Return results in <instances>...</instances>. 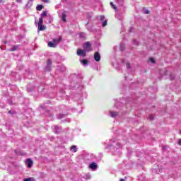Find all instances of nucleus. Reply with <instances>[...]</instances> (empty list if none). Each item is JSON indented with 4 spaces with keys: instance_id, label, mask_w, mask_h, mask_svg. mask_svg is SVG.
<instances>
[{
    "instance_id": "f8f14e48",
    "label": "nucleus",
    "mask_w": 181,
    "mask_h": 181,
    "mask_svg": "<svg viewBox=\"0 0 181 181\" xmlns=\"http://www.w3.org/2000/svg\"><path fill=\"white\" fill-rule=\"evenodd\" d=\"M110 5H111L112 8L113 9H115V11H117L118 10V8L117 7V6H115V4H114V3L110 2Z\"/></svg>"
},
{
    "instance_id": "20e7f679",
    "label": "nucleus",
    "mask_w": 181,
    "mask_h": 181,
    "mask_svg": "<svg viewBox=\"0 0 181 181\" xmlns=\"http://www.w3.org/2000/svg\"><path fill=\"white\" fill-rule=\"evenodd\" d=\"M93 57L95 60V62H100L101 60V55L100 54V52H95L94 53Z\"/></svg>"
},
{
    "instance_id": "a211bd4d",
    "label": "nucleus",
    "mask_w": 181,
    "mask_h": 181,
    "mask_svg": "<svg viewBox=\"0 0 181 181\" xmlns=\"http://www.w3.org/2000/svg\"><path fill=\"white\" fill-rule=\"evenodd\" d=\"M126 67H127V69H131V64H129V62H127L126 64Z\"/></svg>"
},
{
    "instance_id": "2f4dec72",
    "label": "nucleus",
    "mask_w": 181,
    "mask_h": 181,
    "mask_svg": "<svg viewBox=\"0 0 181 181\" xmlns=\"http://www.w3.org/2000/svg\"><path fill=\"white\" fill-rule=\"evenodd\" d=\"M180 134H181V131H180Z\"/></svg>"
},
{
    "instance_id": "5701e85b",
    "label": "nucleus",
    "mask_w": 181,
    "mask_h": 181,
    "mask_svg": "<svg viewBox=\"0 0 181 181\" xmlns=\"http://www.w3.org/2000/svg\"><path fill=\"white\" fill-rule=\"evenodd\" d=\"M149 61L151 62V63H155V59H153V58H150Z\"/></svg>"
},
{
    "instance_id": "423d86ee",
    "label": "nucleus",
    "mask_w": 181,
    "mask_h": 181,
    "mask_svg": "<svg viewBox=\"0 0 181 181\" xmlns=\"http://www.w3.org/2000/svg\"><path fill=\"white\" fill-rule=\"evenodd\" d=\"M90 169H93V170H95L97 169V164L95 163H92L89 165Z\"/></svg>"
},
{
    "instance_id": "0eeeda50",
    "label": "nucleus",
    "mask_w": 181,
    "mask_h": 181,
    "mask_svg": "<svg viewBox=\"0 0 181 181\" xmlns=\"http://www.w3.org/2000/svg\"><path fill=\"white\" fill-rule=\"evenodd\" d=\"M110 115L112 118H115V117H118V112L115 111L110 112Z\"/></svg>"
},
{
    "instance_id": "4468645a",
    "label": "nucleus",
    "mask_w": 181,
    "mask_h": 181,
    "mask_svg": "<svg viewBox=\"0 0 181 181\" xmlns=\"http://www.w3.org/2000/svg\"><path fill=\"white\" fill-rule=\"evenodd\" d=\"M24 181H36V180H35V178L33 177H28V178H25Z\"/></svg>"
},
{
    "instance_id": "a878e982",
    "label": "nucleus",
    "mask_w": 181,
    "mask_h": 181,
    "mask_svg": "<svg viewBox=\"0 0 181 181\" xmlns=\"http://www.w3.org/2000/svg\"><path fill=\"white\" fill-rule=\"evenodd\" d=\"M16 2H22V0H16Z\"/></svg>"
},
{
    "instance_id": "412c9836",
    "label": "nucleus",
    "mask_w": 181,
    "mask_h": 181,
    "mask_svg": "<svg viewBox=\"0 0 181 181\" xmlns=\"http://www.w3.org/2000/svg\"><path fill=\"white\" fill-rule=\"evenodd\" d=\"M100 21H104V20L105 19V16H100Z\"/></svg>"
},
{
    "instance_id": "cd10ccee",
    "label": "nucleus",
    "mask_w": 181,
    "mask_h": 181,
    "mask_svg": "<svg viewBox=\"0 0 181 181\" xmlns=\"http://www.w3.org/2000/svg\"><path fill=\"white\" fill-rule=\"evenodd\" d=\"M120 181H125V180H124V178H121Z\"/></svg>"
},
{
    "instance_id": "ddd939ff",
    "label": "nucleus",
    "mask_w": 181,
    "mask_h": 181,
    "mask_svg": "<svg viewBox=\"0 0 181 181\" xmlns=\"http://www.w3.org/2000/svg\"><path fill=\"white\" fill-rule=\"evenodd\" d=\"M66 18H67V16L66 15V13H63L62 17L63 22H66Z\"/></svg>"
},
{
    "instance_id": "c756f323",
    "label": "nucleus",
    "mask_w": 181,
    "mask_h": 181,
    "mask_svg": "<svg viewBox=\"0 0 181 181\" xmlns=\"http://www.w3.org/2000/svg\"><path fill=\"white\" fill-rule=\"evenodd\" d=\"M4 43H6H6H8V42H6H6H4Z\"/></svg>"
},
{
    "instance_id": "1a4fd4ad",
    "label": "nucleus",
    "mask_w": 181,
    "mask_h": 181,
    "mask_svg": "<svg viewBox=\"0 0 181 181\" xmlns=\"http://www.w3.org/2000/svg\"><path fill=\"white\" fill-rule=\"evenodd\" d=\"M18 50V45H13L11 49H9V52H16Z\"/></svg>"
},
{
    "instance_id": "2eb2a0df",
    "label": "nucleus",
    "mask_w": 181,
    "mask_h": 181,
    "mask_svg": "<svg viewBox=\"0 0 181 181\" xmlns=\"http://www.w3.org/2000/svg\"><path fill=\"white\" fill-rule=\"evenodd\" d=\"M48 46H49V47H54V42H48Z\"/></svg>"
},
{
    "instance_id": "4be33fe9",
    "label": "nucleus",
    "mask_w": 181,
    "mask_h": 181,
    "mask_svg": "<svg viewBox=\"0 0 181 181\" xmlns=\"http://www.w3.org/2000/svg\"><path fill=\"white\" fill-rule=\"evenodd\" d=\"M144 13H146V15H149V13H151V11L149 10H146Z\"/></svg>"
},
{
    "instance_id": "6ab92c4d",
    "label": "nucleus",
    "mask_w": 181,
    "mask_h": 181,
    "mask_svg": "<svg viewBox=\"0 0 181 181\" xmlns=\"http://www.w3.org/2000/svg\"><path fill=\"white\" fill-rule=\"evenodd\" d=\"M53 42L54 43H56V42H62V38L54 40Z\"/></svg>"
},
{
    "instance_id": "c85d7f7f",
    "label": "nucleus",
    "mask_w": 181,
    "mask_h": 181,
    "mask_svg": "<svg viewBox=\"0 0 181 181\" xmlns=\"http://www.w3.org/2000/svg\"><path fill=\"white\" fill-rule=\"evenodd\" d=\"M2 2V0H0V4Z\"/></svg>"
},
{
    "instance_id": "f3484780",
    "label": "nucleus",
    "mask_w": 181,
    "mask_h": 181,
    "mask_svg": "<svg viewBox=\"0 0 181 181\" xmlns=\"http://www.w3.org/2000/svg\"><path fill=\"white\" fill-rule=\"evenodd\" d=\"M47 66H52V60L47 59Z\"/></svg>"
},
{
    "instance_id": "aec40b11",
    "label": "nucleus",
    "mask_w": 181,
    "mask_h": 181,
    "mask_svg": "<svg viewBox=\"0 0 181 181\" xmlns=\"http://www.w3.org/2000/svg\"><path fill=\"white\" fill-rule=\"evenodd\" d=\"M148 118H149L150 121H153V115H150Z\"/></svg>"
},
{
    "instance_id": "7ed1b4c3",
    "label": "nucleus",
    "mask_w": 181,
    "mask_h": 181,
    "mask_svg": "<svg viewBox=\"0 0 181 181\" xmlns=\"http://www.w3.org/2000/svg\"><path fill=\"white\" fill-rule=\"evenodd\" d=\"M76 54L78 56H83V57H86L87 56V54L86 52H84L83 49H78Z\"/></svg>"
},
{
    "instance_id": "dca6fc26",
    "label": "nucleus",
    "mask_w": 181,
    "mask_h": 181,
    "mask_svg": "<svg viewBox=\"0 0 181 181\" xmlns=\"http://www.w3.org/2000/svg\"><path fill=\"white\" fill-rule=\"evenodd\" d=\"M103 27L105 28V26H107V20H105L103 23H102Z\"/></svg>"
},
{
    "instance_id": "b1692460",
    "label": "nucleus",
    "mask_w": 181,
    "mask_h": 181,
    "mask_svg": "<svg viewBox=\"0 0 181 181\" xmlns=\"http://www.w3.org/2000/svg\"><path fill=\"white\" fill-rule=\"evenodd\" d=\"M45 4H49V0H42Z\"/></svg>"
},
{
    "instance_id": "f03ea898",
    "label": "nucleus",
    "mask_w": 181,
    "mask_h": 181,
    "mask_svg": "<svg viewBox=\"0 0 181 181\" xmlns=\"http://www.w3.org/2000/svg\"><path fill=\"white\" fill-rule=\"evenodd\" d=\"M83 49L86 50V52H91L93 50L91 48V43L90 42H86L83 45Z\"/></svg>"
},
{
    "instance_id": "bb28decb",
    "label": "nucleus",
    "mask_w": 181,
    "mask_h": 181,
    "mask_svg": "<svg viewBox=\"0 0 181 181\" xmlns=\"http://www.w3.org/2000/svg\"><path fill=\"white\" fill-rule=\"evenodd\" d=\"M63 117H64V115H61L59 117V118H63Z\"/></svg>"
},
{
    "instance_id": "9b49d317",
    "label": "nucleus",
    "mask_w": 181,
    "mask_h": 181,
    "mask_svg": "<svg viewBox=\"0 0 181 181\" xmlns=\"http://www.w3.org/2000/svg\"><path fill=\"white\" fill-rule=\"evenodd\" d=\"M81 63L82 64H83L84 66H86V65L88 64V60H87V59H82L81 61Z\"/></svg>"
},
{
    "instance_id": "7c9ffc66",
    "label": "nucleus",
    "mask_w": 181,
    "mask_h": 181,
    "mask_svg": "<svg viewBox=\"0 0 181 181\" xmlns=\"http://www.w3.org/2000/svg\"><path fill=\"white\" fill-rule=\"evenodd\" d=\"M30 1H33V0H30Z\"/></svg>"
},
{
    "instance_id": "39448f33",
    "label": "nucleus",
    "mask_w": 181,
    "mask_h": 181,
    "mask_svg": "<svg viewBox=\"0 0 181 181\" xmlns=\"http://www.w3.org/2000/svg\"><path fill=\"white\" fill-rule=\"evenodd\" d=\"M26 163H27L28 168H32V166H33V161L30 158H28L26 160Z\"/></svg>"
},
{
    "instance_id": "f257e3e1",
    "label": "nucleus",
    "mask_w": 181,
    "mask_h": 181,
    "mask_svg": "<svg viewBox=\"0 0 181 181\" xmlns=\"http://www.w3.org/2000/svg\"><path fill=\"white\" fill-rule=\"evenodd\" d=\"M45 16H47V11H43L41 14V18H39L38 21V30L43 31L46 28L43 26V18H45Z\"/></svg>"
},
{
    "instance_id": "6e6552de",
    "label": "nucleus",
    "mask_w": 181,
    "mask_h": 181,
    "mask_svg": "<svg viewBox=\"0 0 181 181\" xmlns=\"http://www.w3.org/2000/svg\"><path fill=\"white\" fill-rule=\"evenodd\" d=\"M44 8H45V6L42 4H39L36 7L37 11H42V9H44Z\"/></svg>"
},
{
    "instance_id": "393cba45",
    "label": "nucleus",
    "mask_w": 181,
    "mask_h": 181,
    "mask_svg": "<svg viewBox=\"0 0 181 181\" xmlns=\"http://www.w3.org/2000/svg\"><path fill=\"white\" fill-rule=\"evenodd\" d=\"M178 145H181V139L178 141Z\"/></svg>"
},
{
    "instance_id": "9d476101",
    "label": "nucleus",
    "mask_w": 181,
    "mask_h": 181,
    "mask_svg": "<svg viewBox=\"0 0 181 181\" xmlns=\"http://www.w3.org/2000/svg\"><path fill=\"white\" fill-rule=\"evenodd\" d=\"M71 152H74V153H76V152H77V147L76 146H71Z\"/></svg>"
}]
</instances>
